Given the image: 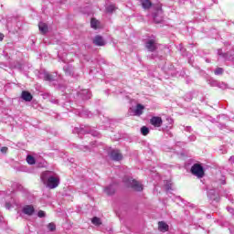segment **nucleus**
Returning <instances> with one entry per match:
<instances>
[{"mask_svg": "<svg viewBox=\"0 0 234 234\" xmlns=\"http://www.w3.org/2000/svg\"><path fill=\"white\" fill-rule=\"evenodd\" d=\"M41 180L44 184H47L49 189H56L59 186V178L52 176V172L42 173Z\"/></svg>", "mask_w": 234, "mask_h": 234, "instance_id": "obj_1", "label": "nucleus"}, {"mask_svg": "<svg viewBox=\"0 0 234 234\" xmlns=\"http://www.w3.org/2000/svg\"><path fill=\"white\" fill-rule=\"evenodd\" d=\"M126 186L128 187H132L134 191H143L144 190V185H142L140 182L136 181L133 178H127L125 181Z\"/></svg>", "mask_w": 234, "mask_h": 234, "instance_id": "obj_2", "label": "nucleus"}, {"mask_svg": "<svg viewBox=\"0 0 234 234\" xmlns=\"http://www.w3.org/2000/svg\"><path fill=\"white\" fill-rule=\"evenodd\" d=\"M191 173L194 176H197V178H204V167L199 164H195L191 167Z\"/></svg>", "mask_w": 234, "mask_h": 234, "instance_id": "obj_3", "label": "nucleus"}, {"mask_svg": "<svg viewBox=\"0 0 234 234\" xmlns=\"http://www.w3.org/2000/svg\"><path fill=\"white\" fill-rule=\"evenodd\" d=\"M144 109H145L144 105L137 104L134 109L131 108L129 110V114L130 116H142L144 114Z\"/></svg>", "mask_w": 234, "mask_h": 234, "instance_id": "obj_4", "label": "nucleus"}, {"mask_svg": "<svg viewBox=\"0 0 234 234\" xmlns=\"http://www.w3.org/2000/svg\"><path fill=\"white\" fill-rule=\"evenodd\" d=\"M150 123L154 127H162V124L164 123V121L162 120V117L154 116L150 119Z\"/></svg>", "mask_w": 234, "mask_h": 234, "instance_id": "obj_5", "label": "nucleus"}, {"mask_svg": "<svg viewBox=\"0 0 234 234\" xmlns=\"http://www.w3.org/2000/svg\"><path fill=\"white\" fill-rule=\"evenodd\" d=\"M93 44L96 47H105V45H107V42H105V39H103V37L97 35L94 38H93Z\"/></svg>", "mask_w": 234, "mask_h": 234, "instance_id": "obj_6", "label": "nucleus"}, {"mask_svg": "<svg viewBox=\"0 0 234 234\" xmlns=\"http://www.w3.org/2000/svg\"><path fill=\"white\" fill-rule=\"evenodd\" d=\"M145 48L149 52H154L156 50V40L149 39L145 43Z\"/></svg>", "mask_w": 234, "mask_h": 234, "instance_id": "obj_7", "label": "nucleus"}, {"mask_svg": "<svg viewBox=\"0 0 234 234\" xmlns=\"http://www.w3.org/2000/svg\"><path fill=\"white\" fill-rule=\"evenodd\" d=\"M34 211L35 208L32 205H26L22 209L24 215H27L28 217H32L34 215Z\"/></svg>", "mask_w": 234, "mask_h": 234, "instance_id": "obj_8", "label": "nucleus"}, {"mask_svg": "<svg viewBox=\"0 0 234 234\" xmlns=\"http://www.w3.org/2000/svg\"><path fill=\"white\" fill-rule=\"evenodd\" d=\"M111 158H112V160H114L115 162H120V160H122V158H123V157L119 150H113L111 153Z\"/></svg>", "mask_w": 234, "mask_h": 234, "instance_id": "obj_9", "label": "nucleus"}, {"mask_svg": "<svg viewBox=\"0 0 234 234\" xmlns=\"http://www.w3.org/2000/svg\"><path fill=\"white\" fill-rule=\"evenodd\" d=\"M158 229L159 231H162V233H165V231L169 230V225L164 221H161L158 223Z\"/></svg>", "mask_w": 234, "mask_h": 234, "instance_id": "obj_10", "label": "nucleus"}, {"mask_svg": "<svg viewBox=\"0 0 234 234\" xmlns=\"http://www.w3.org/2000/svg\"><path fill=\"white\" fill-rule=\"evenodd\" d=\"M141 5L144 10H149V8L153 6V3H151V0H141Z\"/></svg>", "mask_w": 234, "mask_h": 234, "instance_id": "obj_11", "label": "nucleus"}, {"mask_svg": "<svg viewBox=\"0 0 234 234\" xmlns=\"http://www.w3.org/2000/svg\"><path fill=\"white\" fill-rule=\"evenodd\" d=\"M80 96H81L82 100H90V91L89 90H83L80 93Z\"/></svg>", "mask_w": 234, "mask_h": 234, "instance_id": "obj_12", "label": "nucleus"}, {"mask_svg": "<svg viewBox=\"0 0 234 234\" xmlns=\"http://www.w3.org/2000/svg\"><path fill=\"white\" fill-rule=\"evenodd\" d=\"M207 197L208 198H210V200H217L218 197V194H217V190L215 189H210L208 192H207Z\"/></svg>", "mask_w": 234, "mask_h": 234, "instance_id": "obj_13", "label": "nucleus"}, {"mask_svg": "<svg viewBox=\"0 0 234 234\" xmlns=\"http://www.w3.org/2000/svg\"><path fill=\"white\" fill-rule=\"evenodd\" d=\"M38 28L42 34H47L48 32V26L46 23L40 22L38 24Z\"/></svg>", "mask_w": 234, "mask_h": 234, "instance_id": "obj_14", "label": "nucleus"}, {"mask_svg": "<svg viewBox=\"0 0 234 234\" xmlns=\"http://www.w3.org/2000/svg\"><path fill=\"white\" fill-rule=\"evenodd\" d=\"M21 97L25 101H32V94L28 91H22Z\"/></svg>", "mask_w": 234, "mask_h": 234, "instance_id": "obj_15", "label": "nucleus"}, {"mask_svg": "<svg viewBox=\"0 0 234 234\" xmlns=\"http://www.w3.org/2000/svg\"><path fill=\"white\" fill-rule=\"evenodd\" d=\"M114 191H116V189L114 188L113 185H110L109 186L104 188V192L106 193V195H114Z\"/></svg>", "mask_w": 234, "mask_h": 234, "instance_id": "obj_16", "label": "nucleus"}, {"mask_svg": "<svg viewBox=\"0 0 234 234\" xmlns=\"http://www.w3.org/2000/svg\"><path fill=\"white\" fill-rule=\"evenodd\" d=\"M100 25V22L96 20V18H92L90 21V27L91 28H98V26Z\"/></svg>", "mask_w": 234, "mask_h": 234, "instance_id": "obj_17", "label": "nucleus"}, {"mask_svg": "<svg viewBox=\"0 0 234 234\" xmlns=\"http://www.w3.org/2000/svg\"><path fill=\"white\" fill-rule=\"evenodd\" d=\"M44 80L46 81H54V76H52L50 73H44Z\"/></svg>", "mask_w": 234, "mask_h": 234, "instance_id": "obj_18", "label": "nucleus"}, {"mask_svg": "<svg viewBox=\"0 0 234 234\" xmlns=\"http://www.w3.org/2000/svg\"><path fill=\"white\" fill-rule=\"evenodd\" d=\"M27 162L29 165H34V164H36V159L32 155H27Z\"/></svg>", "mask_w": 234, "mask_h": 234, "instance_id": "obj_19", "label": "nucleus"}, {"mask_svg": "<svg viewBox=\"0 0 234 234\" xmlns=\"http://www.w3.org/2000/svg\"><path fill=\"white\" fill-rule=\"evenodd\" d=\"M91 222L92 224H94V226H100L101 224V219H100V218L95 217L91 219Z\"/></svg>", "mask_w": 234, "mask_h": 234, "instance_id": "obj_20", "label": "nucleus"}, {"mask_svg": "<svg viewBox=\"0 0 234 234\" xmlns=\"http://www.w3.org/2000/svg\"><path fill=\"white\" fill-rule=\"evenodd\" d=\"M141 133L144 136H147V134H149V128L146 126H143L141 128Z\"/></svg>", "mask_w": 234, "mask_h": 234, "instance_id": "obj_21", "label": "nucleus"}, {"mask_svg": "<svg viewBox=\"0 0 234 234\" xmlns=\"http://www.w3.org/2000/svg\"><path fill=\"white\" fill-rule=\"evenodd\" d=\"M114 10H116V6L111 5H108L106 7V12H108L109 14H112L114 12Z\"/></svg>", "mask_w": 234, "mask_h": 234, "instance_id": "obj_22", "label": "nucleus"}, {"mask_svg": "<svg viewBox=\"0 0 234 234\" xmlns=\"http://www.w3.org/2000/svg\"><path fill=\"white\" fill-rule=\"evenodd\" d=\"M214 74H216V76H220V75L224 74V69L217 68L214 71Z\"/></svg>", "mask_w": 234, "mask_h": 234, "instance_id": "obj_23", "label": "nucleus"}, {"mask_svg": "<svg viewBox=\"0 0 234 234\" xmlns=\"http://www.w3.org/2000/svg\"><path fill=\"white\" fill-rule=\"evenodd\" d=\"M48 229L49 231H55V230H56V224H54V223H49V224L48 225Z\"/></svg>", "mask_w": 234, "mask_h": 234, "instance_id": "obj_24", "label": "nucleus"}, {"mask_svg": "<svg viewBox=\"0 0 234 234\" xmlns=\"http://www.w3.org/2000/svg\"><path fill=\"white\" fill-rule=\"evenodd\" d=\"M166 121L168 122V126H166V129H171L173 125V119L167 118Z\"/></svg>", "mask_w": 234, "mask_h": 234, "instance_id": "obj_25", "label": "nucleus"}, {"mask_svg": "<svg viewBox=\"0 0 234 234\" xmlns=\"http://www.w3.org/2000/svg\"><path fill=\"white\" fill-rule=\"evenodd\" d=\"M37 216L39 217V218H43V217H45V211L43 210L38 211Z\"/></svg>", "mask_w": 234, "mask_h": 234, "instance_id": "obj_26", "label": "nucleus"}, {"mask_svg": "<svg viewBox=\"0 0 234 234\" xmlns=\"http://www.w3.org/2000/svg\"><path fill=\"white\" fill-rule=\"evenodd\" d=\"M6 151H8V148L7 147H2L1 148V153H6Z\"/></svg>", "mask_w": 234, "mask_h": 234, "instance_id": "obj_27", "label": "nucleus"}, {"mask_svg": "<svg viewBox=\"0 0 234 234\" xmlns=\"http://www.w3.org/2000/svg\"><path fill=\"white\" fill-rule=\"evenodd\" d=\"M229 162H231V164H234V156H231V157L229 158Z\"/></svg>", "mask_w": 234, "mask_h": 234, "instance_id": "obj_28", "label": "nucleus"}, {"mask_svg": "<svg viewBox=\"0 0 234 234\" xmlns=\"http://www.w3.org/2000/svg\"><path fill=\"white\" fill-rule=\"evenodd\" d=\"M4 37H5V36L0 33V41H3Z\"/></svg>", "mask_w": 234, "mask_h": 234, "instance_id": "obj_29", "label": "nucleus"}, {"mask_svg": "<svg viewBox=\"0 0 234 234\" xmlns=\"http://www.w3.org/2000/svg\"><path fill=\"white\" fill-rule=\"evenodd\" d=\"M82 151H84V152H87V151H89V147H87V146H84V147H83V149H82Z\"/></svg>", "mask_w": 234, "mask_h": 234, "instance_id": "obj_30", "label": "nucleus"}, {"mask_svg": "<svg viewBox=\"0 0 234 234\" xmlns=\"http://www.w3.org/2000/svg\"><path fill=\"white\" fill-rule=\"evenodd\" d=\"M171 189V185H166V190L169 191Z\"/></svg>", "mask_w": 234, "mask_h": 234, "instance_id": "obj_31", "label": "nucleus"}, {"mask_svg": "<svg viewBox=\"0 0 234 234\" xmlns=\"http://www.w3.org/2000/svg\"><path fill=\"white\" fill-rule=\"evenodd\" d=\"M5 207H6V209H10V205H9V204H6V205H5Z\"/></svg>", "mask_w": 234, "mask_h": 234, "instance_id": "obj_32", "label": "nucleus"}, {"mask_svg": "<svg viewBox=\"0 0 234 234\" xmlns=\"http://www.w3.org/2000/svg\"><path fill=\"white\" fill-rule=\"evenodd\" d=\"M80 134H83V129H80L79 132Z\"/></svg>", "mask_w": 234, "mask_h": 234, "instance_id": "obj_33", "label": "nucleus"}, {"mask_svg": "<svg viewBox=\"0 0 234 234\" xmlns=\"http://www.w3.org/2000/svg\"><path fill=\"white\" fill-rule=\"evenodd\" d=\"M191 140L195 141V140H197V137L192 136V137H191Z\"/></svg>", "mask_w": 234, "mask_h": 234, "instance_id": "obj_34", "label": "nucleus"}, {"mask_svg": "<svg viewBox=\"0 0 234 234\" xmlns=\"http://www.w3.org/2000/svg\"><path fill=\"white\" fill-rule=\"evenodd\" d=\"M52 103H58V101H51Z\"/></svg>", "mask_w": 234, "mask_h": 234, "instance_id": "obj_35", "label": "nucleus"}, {"mask_svg": "<svg viewBox=\"0 0 234 234\" xmlns=\"http://www.w3.org/2000/svg\"><path fill=\"white\" fill-rule=\"evenodd\" d=\"M218 54L219 56L221 55L220 50H218Z\"/></svg>", "mask_w": 234, "mask_h": 234, "instance_id": "obj_36", "label": "nucleus"}, {"mask_svg": "<svg viewBox=\"0 0 234 234\" xmlns=\"http://www.w3.org/2000/svg\"><path fill=\"white\" fill-rule=\"evenodd\" d=\"M154 21H156V16H154Z\"/></svg>", "mask_w": 234, "mask_h": 234, "instance_id": "obj_37", "label": "nucleus"}, {"mask_svg": "<svg viewBox=\"0 0 234 234\" xmlns=\"http://www.w3.org/2000/svg\"><path fill=\"white\" fill-rule=\"evenodd\" d=\"M39 167H43V165H40Z\"/></svg>", "mask_w": 234, "mask_h": 234, "instance_id": "obj_38", "label": "nucleus"}, {"mask_svg": "<svg viewBox=\"0 0 234 234\" xmlns=\"http://www.w3.org/2000/svg\"><path fill=\"white\" fill-rule=\"evenodd\" d=\"M222 184L224 185V184H226V182H225V181H223V182H222Z\"/></svg>", "mask_w": 234, "mask_h": 234, "instance_id": "obj_39", "label": "nucleus"}, {"mask_svg": "<svg viewBox=\"0 0 234 234\" xmlns=\"http://www.w3.org/2000/svg\"><path fill=\"white\" fill-rule=\"evenodd\" d=\"M232 210V208H229V211H231Z\"/></svg>", "mask_w": 234, "mask_h": 234, "instance_id": "obj_40", "label": "nucleus"}]
</instances>
